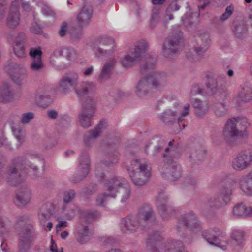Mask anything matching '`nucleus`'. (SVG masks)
Listing matches in <instances>:
<instances>
[{
  "instance_id": "obj_33",
  "label": "nucleus",
  "mask_w": 252,
  "mask_h": 252,
  "mask_svg": "<svg viewBox=\"0 0 252 252\" xmlns=\"http://www.w3.org/2000/svg\"><path fill=\"white\" fill-rule=\"evenodd\" d=\"M13 93L8 85L3 86L0 94V98L2 101L8 102L13 98Z\"/></svg>"
},
{
  "instance_id": "obj_24",
  "label": "nucleus",
  "mask_w": 252,
  "mask_h": 252,
  "mask_svg": "<svg viewBox=\"0 0 252 252\" xmlns=\"http://www.w3.org/2000/svg\"><path fill=\"white\" fill-rule=\"evenodd\" d=\"M189 113V105L184 107V111L182 113L181 116L179 117L177 114L173 111L164 113V115L161 118V119L165 123L172 122L175 120H177L179 123L183 120L184 118L186 117Z\"/></svg>"
},
{
  "instance_id": "obj_14",
  "label": "nucleus",
  "mask_w": 252,
  "mask_h": 252,
  "mask_svg": "<svg viewBox=\"0 0 252 252\" xmlns=\"http://www.w3.org/2000/svg\"><path fill=\"white\" fill-rule=\"evenodd\" d=\"M98 45L94 47L93 49L96 55H109L114 52L115 45L113 39L108 37H101L98 39Z\"/></svg>"
},
{
  "instance_id": "obj_13",
  "label": "nucleus",
  "mask_w": 252,
  "mask_h": 252,
  "mask_svg": "<svg viewBox=\"0 0 252 252\" xmlns=\"http://www.w3.org/2000/svg\"><path fill=\"white\" fill-rule=\"evenodd\" d=\"M156 60V57H153L149 61H146L141 66L140 72L142 76L141 79H160L168 77L164 72L152 71Z\"/></svg>"
},
{
  "instance_id": "obj_3",
  "label": "nucleus",
  "mask_w": 252,
  "mask_h": 252,
  "mask_svg": "<svg viewBox=\"0 0 252 252\" xmlns=\"http://www.w3.org/2000/svg\"><path fill=\"white\" fill-rule=\"evenodd\" d=\"M214 232L215 234L211 235L209 231H204L202 233V236L209 243L218 246L223 250L233 247L239 248L244 244V232L242 230L235 229L232 230L231 237L233 242L230 243L228 242V239L220 229H217Z\"/></svg>"
},
{
  "instance_id": "obj_28",
  "label": "nucleus",
  "mask_w": 252,
  "mask_h": 252,
  "mask_svg": "<svg viewBox=\"0 0 252 252\" xmlns=\"http://www.w3.org/2000/svg\"><path fill=\"white\" fill-rule=\"evenodd\" d=\"M116 63V60L115 58L110 59L105 62L99 75L100 79H107L111 77Z\"/></svg>"
},
{
  "instance_id": "obj_16",
  "label": "nucleus",
  "mask_w": 252,
  "mask_h": 252,
  "mask_svg": "<svg viewBox=\"0 0 252 252\" xmlns=\"http://www.w3.org/2000/svg\"><path fill=\"white\" fill-rule=\"evenodd\" d=\"M29 169H27V167L24 166L23 167V164L20 167V172L17 173L15 170V168H13L11 169L10 173L7 177V182L10 183L12 185H17L20 183L26 177L27 173L25 170H28V173L30 176H32V172L34 173L36 170V167L34 166H31V165H27Z\"/></svg>"
},
{
  "instance_id": "obj_45",
  "label": "nucleus",
  "mask_w": 252,
  "mask_h": 252,
  "mask_svg": "<svg viewBox=\"0 0 252 252\" xmlns=\"http://www.w3.org/2000/svg\"><path fill=\"white\" fill-rule=\"evenodd\" d=\"M29 54L32 59H37L41 57L42 52L40 48H31L30 50Z\"/></svg>"
},
{
  "instance_id": "obj_11",
  "label": "nucleus",
  "mask_w": 252,
  "mask_h": 252,
  "mask_svg": "<svg viewBox=\"0 0 252 252\" xmlns=\"http://www.w3.org/2000/svg\"><path fill=\"white\" fill-rule=\"evenodd\" d=\"M76 53L74 49L70 47L60 49L54 52L51 58V63L59 69L67 67L71 62L74 60Z\"/></svg>"
},
{
  "instance_id": "obj_63",
  "label": "nucleus",
  "mask_w": 252,
  "mask_h": 252,
  "mask_svg": "<svg viewBox=\"0 0 252 252\" xmlns=\"http://www.w3.org/2000/svg\"><path fill=\"white\" fill-rule=\"evenodd\" d=\"M242 28V26H238L235 32L236 36L239 38H241L244 36L243 33L239 32V30L241 29Z\"/></svg>"
},
{
  "instance_id": "obj_64",
  "label": "nucleus",
  "mask_w": 252,
  "mask_h": 252,
  "mask_svg": "<svg viewBox=\"0 0 252 252\" xmlns=\"http://www.w3.org/2000/svg\"><path fill=\"white\" fill-rule=\"evenodd\" d=\"M152 1L154 5H162L166 1V0H152Z\"/></svg>"
},
{
  "instance_id": "obj_62",
  "label": "nucleus",
  "mask_w": 252,
  "mask_h": 252,
  "mask_svg": "<svg viewBox=\"0 0 252 252\" xmlns=\"http://www.w3.org/2000/svg\"><path fill=\"white\" fill-rule=\"evenodd\" d=\"M48 115L49 117L52 119H55L57 116V113L54 110L50 111L48 112Z\"/></svg>"
},
{
  "instance_id": "obj_20",
  "label": "nucleus",
  "mask_w": 252,
  "mask_h": 252,
  "mask_svg": "<svg viewBox=\"0 0 252 252\" xmlns=\"http://www.w3.org/2000/svg\"><path fill=\"white\" fill-rule=\"evenodd\" d=\"M19 3L14 1L11 3L7 23L10 28H15L19 24Z\"/></svg>"
},
{
  "instance_id": "obj_6",
  "label": "nucleus",
  "mask_w": 252,
  "mask_h": 252,
  "mask_svg": "<svg viewBox=\"0 0 252 252\" xmlns=\"http://www.w3.org/2000/svg\"><path fill=\"white\" fill-rule=\"evenodd\" d=\"M173 141H170L168 143L169 148H166V153L164 154V157L166 158V161L160 165L159 170L163 178L171 181H175L179 179L182 174V169L180 165L174 161L173 158L175 157L174 149L172 145Z\"/></svg>"
},
{
  "instance_id": "obj_32",
  "label": "nucleus",
  "mask_w": 252,
  "mask_h": 252,
  "mask_svg": "<svg viewBox=\"0 0 252 252\" xmlns=\"http://www.w3.org/2000/svg\"><path fill=\"white\" fill-rule=\"evenodd\" d=\"M165 252H183L184 247L180 241L169 240L164 246Z\"/></svg>"
},
{
  "instance_id": "obj_56",
  "label": "nucleus",
  "mask_w": 252,
  "mask_h": 252,
  "mask_svg": "<svg viewBox=\"0 0 252 252\" xmlns=\"http://www.w3.org/2000/svg\"><path fill=\"white\" fill-rule=\"evenodd\" d=\"M94 72V67L93 66H91L88 68H86L83 71V74L86 76L89 77L91 76Z\"/></svg>"
},
{
  "instance_id": "obj_4",
  "label": "nucleus",
  "mask_w": 252,
  "mask_h": 252,
  "mask_svg": "<svg viewBox=\"0 0 252 252\" xmlns=\"http://www.w3.org/2000/svg\"><path fill=\"white\" fill-rule=\"evenodd\" d=\"M155 220V216L150 206L144 204L139 209L137 218H133L128 216L122 219L120 228L124 233L132 232L139 228L140 224L144 225L145 223H152Z\"/></svg>"
},
{
  "instance_id": "obj_38",
  "label": "nucleus",
  "mask_w": 252,
  "mask_h": 252,
  "mask_svg": "<svg viewBox=\"0 0 252 252\" xmlns=\"http://www.w3.org/2000/svg\"><path fill=\"white\" fill-rule=\"evenodd\" d=\"M233 216L235 218L245 216V205L243 203L236 205L233 210Z\"/></svg>"
},
{
  "instance_id": "obj_23",
  "label": "nucleus",
  "mask_w": 252,
  "mask_h": 252,
  "mask_svg": "<svg viewBox=\"0 0 252 252\" xmlns=\"http://www.w3.org/2000/svg\"><path fill=\"white\" fill-rule=\"evenodd\" d=\"M26 35L23 33H19L16 37L13 45L15 54L18 57L22 58L25 55L24 43Z\"/></svg>"
},
{
  "instance_id": "obj_47",
  "label": "nucleus",
  "mask_w": 252,
  "mask_h": 252,
  "mask_svg": "<svg viewBox=\"0 0 252 252\" xmlns=\"http://www.w3.org/2000/svg\"><path fill=\"white\" fill-rule=\"evenodd\" d=\"M34 114L32 112L24 113L22 115L21 121L23 123H27L34 118Z\"/></svg>"
},
{
  "instance_id": "obj_44",
  "label": "nucleus",
  "mask_w": 252,
  "mask_h": 252,
  "mask_svg": "<svg viewBox=\"0 0 252 252\" xmlns=\"http://www.w3.org/2000/svg\"><path fill=\"white\" fill-rule=\"evenodd\" d=\"M234 7L232 5L226 7L225 11L220 17V20L222 21L227 20L233 14Z\"/></svg>"
},
{
  "instance_id": "obj_12",
  "label": "nucleus",
  "mask_w": 252,
  "mask_h": 252,
  "mask_svg": "<svg viewBox=\"0 0 252 252\" xmlns=\"http://www.w3.org/2000/svg\"><path fill=\"white\" fill-rule=\"evenodd\" d=\"M197 37L192 39V43L195 53L198 56L202 58L209 49L211 43L210 36L208 33H200L198 31L196 33Z\"/></svg>"
},
{
  "instance_id": "obj_15",
  "label": "nucleus",
  "mask_w": 252,
  "mask_h": 252,
  "mask_svg": "<svg viewBox=\"0 0 252 252\" xmlns=\"http://www.w3.org/2000/svg\"><path fill=\"white\" fill-rule=\"evenodd\" d=\"M252 161V149H248L239 153L233 160L232 166L236 170H242L248 167Z\"/></svg>"
},
{
  "instance_id": "obj_37",
  "label": "nucleus",
  "mask_w": 252,
  "mask_h": 252,
  "mask_svg": "<svg viewBox=\"0 0 252 252\" xmlns=\"http://www.w3.org/2000/svg\"><path fill=\"white\" fill-rule=\"evenodd\" d=\"M162 240V237L160 233L159 232H156L150 236L149 243L160 247V242Z\"/></svg>"
},
{
  "instance_id": "obj_21",
  "label": "nucleus",
  "mask_w": 252,
  "mask_h": 252,
  "mask_svg": "<svg viewBox=\"0 0 252 252\" xmlns=\"http://www.w3.org/2000/svg\"><path fill=\"white\" fill-rule=\"evenodd\" d=\"M211 82L208 83L207 85V90L204 91L202 89L200 88L199 87H194V90L192 91L193 93L195 92L196 88L197 89V93L202 95H209L217 94L218 92L219 93H222V90L223 88L220 87H218L217 85L216 80H210Z\"/></svg>"
},
{
  "instance_id": "obj_58",
  "label": "nucleus",
  "mask_w": 252,
  "mask_h": 252,
  "mask_svg": "<svg viewBox=\"0 0 252 252\" xmlns=\"http://www.w3.org/2000/svg\"><path fill=\"white\" fill-rule=\"evenodd\" d=\"M79 75L75 72H71L69 76L63 77L62 79H78Z\"/></svg>"
},
{
  "instance_id": "obj_35",
  "label": "nucleus",
  "mask_w": 252,
  "mask_h": 252,
  "mask_svg": "<svg viewBox=\"0 0 252 252\" xmlns=\"http://www.w3.org/2000/svg\"><path fill=\"white\" fill-rule=\"evenodd\" d=\"M190 233L191 231L193 233H198L200 230V224L196 217L190 212Z\"/></svg>"
},
{
  "instance_id": "obj_41",
  "label": "nucleus",
  "mask_w": 252,
  "mask_h": 252,
  "mask_svg": "<svg viewBox=\"0 0 252 252\" xmlns=\"http://www.w3.org/2000/svg\"><path fill=\"white\" fill-rule=\"evenodd\" d=\"M70 39L75 42H78L81 38L82 31L80 29H73L70 32Z\"/></svg>"
},
{
  "instance_id": "obj_61",
  "label": "nucleus",
  "mask_w": 252,
  "mask_h": 252,
  "mask_svg": "<svg viewBox=\"0 0 252 252\" xmlns=\"http://www.w3.org/2000/svg\"><path fill=\"white\" fill-rule=\"evenodd\" d=\"M183 23L186 24L189 21V14L187 12L181 18Z\"/></svg>"
},
{
  "instance_id": "obj_22",
  "label": "nucleus",
  "mask_w": 252,
  "mask_h": 252,
  "mask_svg": "<svg viewBox=\"0 0 252 252\" xmlns=\"http://www.w3.org/2000/svg\"><path fill=\"white\" fill-rule=\"evenodd\" d=\"M167 199V197L165 194L161 193L159 194L156 199V204L158 209L164 219H167L168 218L167 215L172 213V211L166 208Z\"/></svg>"
},
{
  "instance_id": "obj_25",
  "label": "nucleus",
  "mask_w": 252,
  "mask_h": 252,
  "mask_svg": "<svg viewBox=\"0 0 252 252\" xmlns=\"http://www.w3.org/2000/svg\"><path fill=\"white\" fill-rule=\"evenodd\" d=\"M239 184L241 190L246 194L252 196V171L242 177Z\"/></svg>"
},
{
  "instance_id": "obj_51",
  "label": "nucleus",
  "mask_w": 252,
  "mask_h": 252,
  "mask_svg": "<svg viewBox=\"0 0 252 252\" xmlns=\"http://www.w3.org/2000/svg\"><path fill=\"white\" fill-rule=\"evenodd\" d=\"M109 157L111 158V160L109 162H108L107 161H105L104 164L105 166H110L112 164L116 163L118 161V153L114 154L112 156H110Z\"/></svg>"
},
{
  "instance_id": "obj_49",
  "label": "nucleus",
  "mask_w": 252,
  "mask_h": 252,
  "mask_svg": "<svg viewBox=\"0 0 252 252\" xmlns=\"http://www.w3.org/2000/svg\"><path fill=\"white\" fill-rule=\"evenodd\" d=\"M67 23L63 22L61 24L60 28L59 31V34L61 37L65 36L67 33Z\"/></svg>"
},
{
  "instance_id": "obj_30",
  "label": "nucleus",
  "mask_w": 252,
  "mask_h": 252,
  "mask_svg": "<svg viewBox=\"0 0 252 252\" xmlns=\"http://www.w3.org/2000/svg\"><path fill=\"white\" fill-rule=\"evenodd\" d=\"M31 197V191L28 189H24L16 194L15 203L18 206L26 205L30 201Z\"/></svg>"
},
{
  "instance_id": "obj_29",
  "label": "nucleus",
  "mask_w": 252,
  "mask_h": 252,
  "mask_svg": "<svg viewBox=\"0 0 252 252\" xmlns=\"http://www.w3.org/2000/svg\"><path fill=\"white\" fill-rule=\"evenodd\" d=\"M79 165L78 167V172L84 178L87 176L90 170V160L88 155L85 154L81 156L79 158Z\"/></svg>"
},
{
  "instance_id": "obj_36",
  "label": "nucleus",
  "mask_w": 252,
  "mask_h": 252,
  "mask_svg": "<svg viewBox=\"0 0 252 252\" xmlns=\"http://www.w3.org/2000/svg\"><path fill=\"white\" fill-rule=\"evenodd\" d=\"M43 67L44 64L41 57L32 59V62L30 65V68L33 71H39L41 70Z\"/></svg>"
},
{
  "instance_id": "obj_27",
  "label": "nucleus",
  "mask_w": 252,
  "mask_h": 252,
  "mask_svg": "<svg viewBox=\"0 0 252 252\" xmlns=\"http://www.w3.org/2000/svg\"><path fill=\"white\" fill-rule=\"evenodd\" d=\"M105 124L104 121H100L94 129L90 131L89 134L85 135L84 141L86 145H89L102 132Z\"/></svg>"
},
{
  "instance_id": "obj_18",
  "label": "nucleus",
  "mask_w": 252,
  "mask_h": 252,
  "mask_svg": "<svg viewBox=\"0 0 252 252\" xmlns=\"http://www.w3.org/2000/svg\"><path fill=\"white\" fill-rule=\"evenodd\" d=\"M36 238V234L30 229L20 234L19 246L21 251L28 249L34 243Z\"/></svg>"
},
{
  "instance_id": "obj_48",
  "label": "nucleus",
  "mask_w": 252,
  "mask_h": 252,
  "mask_svg": "<svg viewBox=\"0 0 252 252\" xmlns=\"http://www.w3.org/2000/svg\"><path fill=\"white\" fill-rule=\"evenodd\" d=\"M99 216V213L97 211L91 212L88 213L85 216V220L87 221H91L92 220L96 218Z\"/></svg>"
},
{
  "instance_id": "obj_52",
  "label": "nucleus",
  "mask_w": 252,
  "mask_h": 252,
  "mask_svg": "<svg viewBox=\"0 0 252 252\" xmlns=\"http://www.w3.org/2000/svg\"><path fill=\"white\" fill-rule=\"evenodd\" d=\"M180 7L177 3L176 1H172L171 3L167 7V11L168 12L176 11L179 9Z\"/></svg>"
},
{
  "instance_id": "obj_60",
  "label": "nucleus",
  "mask_w": 252,
  "mask_h": 252,
  "mask_svg": "<svg viewBox=\"0 0 252 252\" xmlns=\"http://www.w3.org/2000/svg\"><path fill=\"white\" fill-rule=\"evenodd\" d=\"M22 2V7L23 8L27 11H29L31 10V6L28 2H25L24 0H21Z\"/></svg>"
},
{
  "instance_id": "obj_46",
  "label": "nucleus",
  "mask_w": 252,
  "mask_h": 252,
  "mask_svg": "<svg viewBox=\"0 0 252 252\" xmlns=\"http://www.w3.org/2000/svg\"><path fill=\"white\" fill-rule=\"evenodd\" d=\"M226 112L225 106L222 104H219L217 105V108L215 110V113L216 115L221 116L223 115Z\"/></svg>"
},
{
  "instance_id": "obj_19",
  "label": "nucleus",
  "mask_w": 252,
  "mask_h": 252,
  "mask_svg": "<svg viewBox=\"0 0 252 252\" xmlns=\"http://www.w3.org/2000/svg\"><path fill=\"white\" fill-rule=\"evenodd\" d=\"M5 70L13 78L19 79L27 77V71L21 64L11 63L5 67Z\"/></svg>"
},
{
  "instance_id": "obj_8",
  "label": "nucleus",
  "mask_w": 252,
  "mask_h": 252,
  "mask_svg": "<svg viewBox=\"0 0 252 252\" xmlns=\"http://www.w3.org/2000/svg\"><path fill=\"white\" fill-rule=\"evenodd\" d=\"M148 42L143 39L136 42L130 54L125 55L121 60L123 67L129 68L135 65L138 61L142 60L148 49Z\"/></svg>"
},
{
  "instance_id": "obj_39",
  "label": "nucleus",
  "mask_w": 252,
  "mask_h": 252,
  "mask_svg": "<svg viewBox=\"0 0 252 252\" xmlns=\"http://www.w3.org/2000/svg\"><path fill=\"white\" fill-rule=\"evenodd\" d=\"M193 105L195 108V113L198 116L201 117L205 113L206 109L202 107L199 100L195 99Z\"/></svg>"
},
{
  "instance_id": "obj_50",
  "label": "nucleus",
  "mask_w": 252,
  "mask_h": 252,
  "mask_svg": "<svg viewBox=\"0 0 252 252\" xmlns=\"http://www.w3.org/2000/svg\"><path fill=\"white\" fill-rule=\"evenodd\" d=\"M42 13L47 16H52L53 17H55V13L52 11L50 8L48 6H44L41 9Z\"/></svg>"
},
{
  "instance_id": "obj_54",
  "label": "nucleus",
  "mask_w": 252,
  "mask_h": 252,
  "mask_svg": "<svg viewBox=\"0 0 252 252\" xmlns=\"http://www.w3.org/2000/svg\"><path fill=\"white\" fill-rule=\"evenodd\" d=\"M31 31L36 34H39L42 32V29L37 25H33L31 27Z\"/></svg>"
},
{
  "instance_id": "obj_40",
  "label": "nucleus",
  "mask_w": 252,
  "mask_h": 252,
  "mask_svg": "<svg viewBox=\"0 0 252 252\" xmlns=\"http://www.w3.org/2000/svg\"><path fill=\"white\" fill-rule=\"evenodd\" d=\"M12 131L14 135L19 142H22L24 140L25 132L22 128L16 127L13 126L12 127Z\"/></svg>"
},
{
  "instance_id": "obj_55",
  "label": "nucleus",
  "mask_w": 252,
  "mask_h": 252,
  "mask_svg": "<svg viewBox=\"0 0 252 252\" xmlns=\"http://www.w3.org/2000/svg\"><path fill=\"white\" fill-rule=\"evenodd\" d=\"M67 226V222L65 221H60L56 226V231L57 232L60 231L61 228Z\"/></svg>"
},
{
  "instance_id": "obj_17",
  "label": "nucleus",
  "mask_w": 252,
  "mask_h": 252,
  "mask_svg": "<svg viewBox=\"0 0 252 252\" xmlns=\"http://www.w3.org/2000/svg\"><path fill=\"white\" fill-rule=\"evenodd\" d=\"M93 13L92 7L90 5L85 4L76 17L79 27L83 28L88 26L91 21Z\"/></svg>"
},
{
  "instance_id": "obj_53",
  "label": "nucleus",
  "mask_w": 252,
  "mask_h": 252,
  "mask_svg": "<svg viewBox=\"0 0 252 252\" xmlns=\"http://www.w3.org/2000/svg\"><path fill=\"white\" fill-rule=\"evenodd\" d=\"M51 246H50V251L52 252H63L62 248H61V250H59L57 248V245L53 241L52 237H51Z\"/></svg>"
},
{
  "instance_id": "obj_59",
  "label": "nucleus",
  "mask_w": 252,
  "mask_h": 252,
  "mask_svg": "<svg viewBox=\"0 0 252 252\" xmlns=\"http://www.w3.org/2000/svg\"><path fill=\"white\" fill-rule=\"evenodd\" d=\"M6 9V7L4 5L0 4V19L4 17Z\"/></svg>"
},
{
  "instance_id": "obj_43",
  "label": "nucleus",
  "mask_w": 252,
  "mask_h": 252,
  "mask_svg": "<svg viewBox=\"0 0 252 252\" xmlns=\"http://www.w3.org/2000/svg\"><path fill=\"white\" fill-rule=\"evenodd\" d=\"M147 80H140L139 81L136 87V91L139 94H140L141 92H143L144 93H146L147 88Z\"/></svg>"
},
{
  "instance_id": "obj_9",
  "label": "nucleus",
  "mask_w": 252,
  "mask_h": 252,
  "mask_svg": "<svg viewBox=\"0 0 252 252\" xmlns=\"http://www.w3.org/2000/svg\"><path fill=\"white\" fill-rule=\"evenodd\" d=\"M75 192L74 190H70L68 191H65L64 193L63 197V201L62 203L58 200H55L52 203H50L52 206L49 208V211L50 213H62V215L60 216H56V220L61 219L62 218H66L67 219H70L73 217L75 214L74 210L67 209V204L71 201L74 197Z\"/></svg>"
},
{
  "instance_id": "obj_26",
  "label": "nucleus",
  "mask_w": 252,
  "mask_h": 252,
  "mask_svg": "<svg viewBox=\"0 0 252 252\" xmlns=\"http://www.w3.org/2000/svg\"><path fill=\"white\" fill-rule=\"evenodd\" d=\"M220 195L218 201H215V204L214 205L215 207H219L220 206L226 205L230 200L232 189L229 185L227 187H223L220 189Z\"/></svg>"
},
{
  "instance_id": "obj_5",
  "label": "nucleus",
  "mask_w": 252,
  "mask_h": 252,
  "mask_svg": "<svg viewBox=\"0 0 252 252\" xmlns=\"http://www.w3.org/2000/svg\"><path fill=\"white\" fill-rule=\"evenodd\" d=\"M249 123L245 117H237L229 119L227 121L223 130L225 140L232 144L237 138L243 137L248 134L246 130Z\"/></svg>"
},
{
  "instance_id": "obj_7",
  "label": "nucleus",
  "mask_w": 252,
  "mask_h": 252,
  "mask_svg": "<svg viewBox=\"0 0 252 252\" xmlns=\"http://www.w3.org/2000/svg\"><path fill=\"white\" fill-rule=\"evenodd\" d=\"M185 43V38L181 30H174L165 39L162 46L163 56L172 59L180 53Z\"/></svg>"
},
{
  "instance_id": "obj_31",
  "label": "nucleus",
  "mask_w": 252,
  "mask_h": 252,
  "mask_svg": "<svg viewBox=\"0 0 252 252\" xmlns=\"http://www.w3.org/2000/svg\"><path fill=\"white\" fill-rule=\"evenodd\" d=\"M238 97L239 100L244 102H248L252 100V90L248 83L242 86Z\"/></svg>"
},
{
  "instance_id": "obj_1",
  "label": "nucleus",
  "mask_w": 252,
  "mask_h": 252,
  "mask_svg": "<svg viewBox=\"0 0 252 252\" xmlns=\"http://www.w3.org/2000/svg\"><path fill=\"white\" fill-rule=\"evenodd\" d=\"M78 80H61L58 87V91L61 93H66L72 89H75L79 98L87 97V101L83 104V110L79 115V122L81 126L88 128L91 126V118L95 111L94 102L89 95L94 91L95 88L92 84L86 81L78 82Z\"/></svg>"
},
{
  "instance_id": "obj_42",
  "label": "nucleus",
  "mask_w": 252,
  "mask_h": 252,
  "mask_svg": "<svg viewBox=\"0 0 252 252\" xmlns=\"http://www.w3.org/2000/svg\"><path fill=\"white\" fill-rule=\"evenodd\" d=\"M189 219L188 215H182L179 218L178 227L179 228L185 229L188 227Z\"/></svg>"
},
{
  "instance_id": "obj_10",
  "label": "nucleus",
  "mask_w": 252,
  "mask_h": 252,
  "mask_svg": "<svg viewBox=\"0 0 252 252\" xmlns=\"http://www.w3.org/2000/svg\"><path fill=\"white\" fill-rule=\"evenodd\" d=\"M129 176L133 183L138 186L145 184L151 175V167L147 163H140L138 160L131 163L128 169Z\"/></svg>"
},
{
  "instance_id": "obj_57",
  "label": "nucleus",
  "mask_w": 252,
  "mask_h": 252,
  "mask_svg": "<svg viewBox=\"0 0 252 252\" xmlns=\"http://www.w3.org/2000/svg\"><path fill=\"white\" fill-rule=\"evenodd\" d=\"M245 216H252V206L246 207L245 205Z\"/></svg>"
},
{
  "instance_id": "obj_2",
  "label": "nucleus",
  "mask_w": 252,
  "mask_h": 252,
  "mask_svg": "<svg viewBox=\"0 0 252 252\" xmlns=\"http://www.w3.org/2000/svg\"><path fill=\"white\" fill-rule=\"evenodd\" d=\"M98 169L96 170V175L100 180L104 179V187L108 193L98 195L96 199V203L99 206H104L108 197L115 198L119 190H122L124 193L122 202L126 201L130 195V191L127 182L121 177L115 175L110 176L108 174L99 173Z\"/></svg>"
},
{
  "instance_id": "obj_34",
  "label": "nucleus",
  "mask_w": 252,
  "mask_h": 252,
  "mask_svg": "<svg viewBox=\"0 0 252 252\" xmlns=\"http://www.w3.org/2000/svg\"><path fill=\"white\" fill-rule=\"evenodd\" d=\"M89 234L88 226H84L78 228V232L76 234V237L79 242L83 243L88 239Z\"/></svg>"
}]
</instances>
